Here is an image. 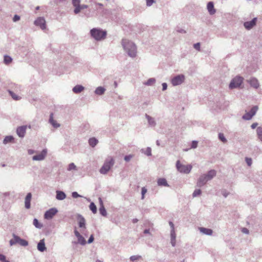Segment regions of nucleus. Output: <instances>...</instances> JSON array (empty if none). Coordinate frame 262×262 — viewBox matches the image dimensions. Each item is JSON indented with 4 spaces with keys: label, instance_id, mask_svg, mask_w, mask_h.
<instances>
[{
    "label": "nucleus",
    "instance_id": "obj_2",
    "mask_svg": "<svg viewBox=\"0 0 262 262\" xmlns=\"http://www.w3.org/2000/svg\"><path fill=\"white\" fill-rule=\"evenodd\" d=\"M91 36L97 40L104 39L106 32L99 29L94 28L91 30Z\"/></svg>",
    "mask_w": 262,
    "mask_h": 262
},
{
    "label": "nucleus",
    "instance_id": "obj_37",
    "mask_svg": "<svg viewBox=\"0 0 262 262\" xmlns=\"http://www.w3.org/2000/svg\"><path fill=\"white\" fill-rule=\"evenodd\" d=\"M257 110H258V107L257 106H255L251 109L249 113L253 116L255 114Z\"/></svg>",
    "mask_w": 262,
    "mask_h": 262
},
{
    "label": "nucleus",
    "instance_id": "obj_3",
    "mask_svg": "<svg viewBox=\"0 0 262 262\" xmlns=\"http://www.w3.org/2000/svg\"><path fill=\"white\" fill-rule=\"evenodd\" d=\"M114 160L113 158L109 157L105 161L103 165L100 169V172L102 174H106L113 166Z\"/></svg>",
    "mask_w": 262,
    "mask_h": 262
},
{
    "label": "nucleus",
    "instance_id": "obj_34",
    "mask_svg": "<svg viewBox=\"0 0 262 262\" xmlns=\"http://www.w3.org/2000/svg\"><path fill=\"white\" fill-rule=\"evenodd\" d=\"M253 116L249 113H246L243 116V118L245 120H250L252 118Z\"/></svg>",
    "mask_w": 262,
    "mask_h": 262
},
{
    "label": "nucleus",
    "instance_id": "obj_21",
    "mask_svg": "<svg viewBox=\"0 0 262 262\" xmlns=\"http://www.w3.org/2000/svg\"><path fill=\"white\" fill-rule=\"evenodd\" d=\"M84 90L83 86L80 85H77L73 89V91L75 93H79L81 92Z\"/></svg>",
    "mask_w": 262,
    "mask_h": 262
},
{
    "label": "nucleus",
    "instance_id": "obj_53",
    "mask_svg": "<svg viewBox=\"0 0 262 262\" xmlns=\"http://www.w3.org/2000/svg\"><path fill=\"white\" fill-rule=\"evenodd\" d=\"M72 196L74 198H77L79 196V195L76 192H74L72 193Z\"/></svg>",
    "mask_w": 262,
    "mask_h": 262
},
{
    "label": "nucleus",
    "instance_id": "obj_10",
    "mask_svg": "<svg viewBox=\"0 0 262 262\" xmlns=\"http://www.w3.org/2000/svg\"><path fill=\"white\" fill-rule=\"evenodd\" d=\"M36 26H39L42 30L46 29V21L43 17H38L35 21Z\"/></svg>",
    "mask_w": 262,
    "mask_h": 262
},
{
    "label": "nucleus",
    "instance_id": "obj_15",
    "mask_svg": "<svg viewBox=\"0 0 262 262\" xmlns=\"http://www.w3.org/2000/svg\"><path fill=\"white\" fill-rule=\"evenodd\" d=\"M207 10L209 13L210 14L213 15L214 14L216 10L214 8L213 3L212 2H210L207 4Z\"/></svg>",
    "mask_w": 262,
    "mask_h": 262
},
{
    "label": "nucleus",
    "instance_id": "obj_56",
    "mask_svg": "<svg viewBox=\"0 0 262 262\" xmlns=\"http://www.w3.org/2000/svg\"><path fill=\"white\" fill-rule=\"evenodd\" d=\"M74 233H75V236L78 238V237H79V236H80V234L79 233V232H78L77 230H75L74 231Z\"/></svg>",
    "mask_w": 262,
    "mask_h": 262
},
{
    "label": "nucleus",
    "instance_id": "obj_59",
    "mask_svg": "<svg viewBox=\"0 0 262 262\" xmlns=\"http://www.w3.org/2000/svg\"><path fill=\"white\" fill-rule=\"evenodd\" d=\"M163 90H165L167 89V84L166 83H163L162 84Z\"/></svg>",
    "mask_w": 262,
    "mask_h": 262
},
{
    "label": "nucleus",
    "instance_id": "obj_64",
    "mask_svg": "<svg viewBox=\"0 0 262 262\" xmlns=\"http://www.w3.org/2000/svg\"><path fill=\"white\" fill-rule=\"evenodd\" d=\"M29 154H31L32 153V151L29 150Z\"/></svg>",
    "mask_w": 262,
    "mask_h": 262
},
{
    "label": "nucleus",
    "instance_id": "obj_45",
    "mask_svg": "<svg viewBox=\"0 0 262 262\" xmlns=\"http://www.w3.org/2000/svg\"><path fill=\"white\" fill-rule=\"evenodd\" d=\"M171 239H173V240H176V233L174 230H171Z\"/></svg>",
    "mask_w": 262,
    "mask_h": 262
},
{
    "label": "nucleus",
    "instance_id": "obj_60",
    "mask_svg": "<svg viewBox=\"0 0 262 262\" xmlns=\"http://www.w3.org/2000/svg\"><path fill=\"white\" fill-rule=\"evenodd\" d=\"M171 244L173 246H175L176 240H173V239H171Z\"/></svg>",
    "mask_w": 262,
    "mask_h": 262
},
{
    "label": "nucleus",
    "instance_id": "obj_7",
    "mask_svg": "<svg viewBox=\"0 0 262 262\" xmlns=\"http://www.w3.org/2000/svg\"><path fill=\"white\" fill-rule=\"evenodd\" d=\"M80 0H72V4L75 7L74 13L75 14H78L80 11L84 9H86L88 6L85 5H80Z\"/></svg>",
    "mask_w": 262,
    "mask_h": 262
},
{
    "label": "nucleus",
    "instance_id": "obj_23",
    "mask_svg": "<svg viewBox=\"0 0 262 262\" xmlns=\"http://www.w3.org/2000/svg\"><path fill=\"white\" fill-rule=\"evenodd\" d=\"M50 122L55 127H58L59 126V124L56 122V121L53 119V114L52 113L50 116Z\"/></svg>",
    "mask_w": 262,
    "mask_h": 262
},
{
    "label": "nucleus",
    "instance_id": "obj_31",
    "mask_svg": "<svg viewBox=\"0 0 262 262\" xmlns=\"http://www.w3.org/2000/svg\"><path fill=\"white\" fill-rule=\"evenodd\" d=\"M14 140V138L12 136H7L5 137V138L4 139V141H3V143L4 144H7L9 142H12L13 140Z\"/></svg>",
    "mask_w": 262,
    "mask_h": 262
},
{
    "label": "nucleus",
    "instance_id": "obj_11",
    "mask_svg": "<svg viewBox=\"0 0 262 262\" xmlns=\"http://www.w3.org/2000/svg\"><path fill=\"white\" fill-rule=\"evenodd\" d=\"M27 128V126H21L18 127L16 129V133L19 137H24Z\"/></svg>",
    "mask_w": 262,
    "mask_h": 262
},
{
    "label": "nucleus",
    "instance_id": "obj_29",
    "mask_svg": "<svg viewBox=\"0 0 262 262\" xmlns=\"http://www.w3.org/2000/svg\"><path fill=\"white\" fill-rule=\"evenodd\" d=\"M105 89L102 87H98L95 90L96 94L98 95H102L104 93Z\"/></svg>",
    "mask_w": 262,
    "mask_h": 262
},
{
    "label": "nucleus",
    "instance_id": "obj_4",
    "mask_svg": "<svg viewBox=\"0 0 262 262\" xmlns=\"http://www.w3.org/2000/svg\"><path fill=\"white\" fill-rule=\"evenodd\" d=\"M176 167L179 172L184 173H189L192 169L191 165L182 164L180 161L177 162Z\"/></svg>",
    "mask_w": 262,
    "mask_h": 262
},
{
    "label": "nucleus",
    "instance_id": "obj_48",
    "mask_svg": "<svg viewBox=\"0 0 262 262\" xmlns=\"http://www.w3.org/2000/svg\"><path fill=\"white\" fill-rule=\"evenodd\" d=\"M154 2V0H146V4L148 6H150Z\"/></svg>",
    "mask_w": 262,
    "mask_h": 262
},
{
    "label": "nucleus",
    "instance_id": "obj_43",
    "mask_svg": "<svg viewBox=\"0 0 262 262\" xmlns=\"http://www.w3.org/2000/svg\"><path fill=\"white\" fill-rule=\"evenodd\" d=\"M147 192V189L145 187L142 188V199H144V195Z\"/></svg>",
    "mask_w": 262,
    "mask_h": 262
},
{
    "label": "nucleus",
    "instance_id": "obj_44",
    "mask_svg": "<svg viewBox=\"0 0 262 262\" xmlns=\"http://www.w3.org/2000/svg\"><path fill=\"white\" fill-rule=\"evenodd\" d=\"M246 161L249 166H250L252 164V159L249 158H246Z\"/></svg>",
    "mask_w": 262,
    "mask_h": 262
},
{
    "label": "nucleus",
    "instance_id": "obj_13",
    "mask_svg": "<svg viewBox=\"0 0 262 262\" xmlns=\"http://www.w3.org/2000/svg\"><path fill=\"white\" fill-rule=\"evenodd\" d=\"M47 152V150L43 149L40 154L33 156V159L34 160H42L46 157Z\"/></svg>",
    "mask_w": 262,
    "mask_h": 262
},
{
    "label": "nucleus",
    "instance_id": "obj_12",
    "mask_svg": "<svg viewBox=\"0 0 262 262\" xmlns=\"http://www.w3.org/2000/svg\"><path fill=\"white\" fill-rule=\"evenodd\" d=\"M257 21L256 18H254L251 21L245 22L244 24V27L247 29H250L256 25Z\"/></svg>",
    "mask_w": 262,
    "mask_h": 262
},
{
    "label": "nucleus",
    "instance_id": "obj_18",
    "mask_svg": "<svg viewBox=\"0 0 262 262\" xmlns=\"http://www.w3.org/2000/svg\"><path fill=\"white\" fill-rule=\"evenodd\" d=\"M37 249L39 251L41 252H43L46 250V248L45 247L44 239L40 240V242L38 243L37 245Z\"/></svg>",
    "mask_w": 262,
    "mask_h": 262
},
{
    "label": "nucleus",
    "instance_id": "obj_22",
    "mask_svg": "<svg viewBox=\"0 0 262 262\" xmlns=\"http://www.w3.org/2000/svg\"><path fill=\"white\" fill-rule=\"evenodd\" d=\"M200 230L201 232L207 235H211L212 233V230L210 229L201 227L200 228Z\"/></svg>",
    "mask_w": 262,
    "mask_h": 262
},
{
    "label": "nucleus",
    "instance_id": "obj_20",
    "mask_svg": "<svg viewBox=\"0 0 262 262\" xmlns=\"http://www.w3.org/2000/svg\"><path fill=\"white\" fill-rule=\"evenodd\" d=\"M56 193V199L57 200H62L66 197V194L62 191H57Z\"/></svg>",
    "mask_w": 262,
    "mask_h": 262
},
{
    "label": "nucleus",
    "instance_id": "obj_50",
    "mask_svg": "<svg viewBox=\"0 0 262 262\" xmlns=\"http://www.w3.org/2000/svg\"><path fill=\"white\" fill-rule=\"evenodd\" d=\"M132 158V155H128V156H126L125 157H124V160L126 161H129L130 159Z\"/></svg>",
    "mask_w": 262,
    "mask_h": 262
},
{
    "label": "nucleus",
    "instance_id": "obj_1",
    "mask_svg": "<svg viewBox=\"0 0 262 262\" xmlns=\"http://www.w3.org/2000/svg\"><path fill=\"white\" fill-rule=\"evenodd\" d=\"M122 45L129 56L132 57L136 56V47L134 43L126 39H123L122 41Z\"/></svg>",
    "mask_w": 262,
    "mask_h": 262
},
{
    "label": "nucleus",
    "instance_id": "obj_42",
    "mask_svg": "<svg viewBox=\"0 0 262 262\" xmlns=\"http://www.w3.org/2000/svg\"><path fill=\"white\" fill-rule=\"evenodd\" d=\"M76 166L75 165L74 163H71L69 165L68 170H71L73 169H76Z\"/></svg>",
    "mask_w": 262,
    "mask_h": 262
},
{
    "label": "nucleus",
    "instance_id": "obj_46",
    "mask_svg": "<svg viewBox=\"0 0 262 262\" xmlns=\"http://www.w3.org/2000/svg\"><path fill=\"white\" fill-rule=\"evenodd\" d=\"M147 118H148V122H149V124L152 125H154L155 124V123L154 121L152 120V119L149 116H148Z\"/></svg>",
    "mask_w": 262,
    "mask_h": 262
},
{
    "label": "nucleus",
    "instance_id": "obj_8",
    "mask_svg": "<svg viewBox=\"0 0 262 262\" xmlns=\"http://www.w3.org/2000/svg\"><path fill=\"white\" fill-rule=\"evenodd\" d=\"M184 80V76L181 74L173 78L171 80V82L173 85L176 86L181 84Z\"/></svg>",
    "mask_w": 262,
    "mask_h": 262
},
{
    "label": "nucleus",
    "instance_id": "obj_49",
    "mask_svg": "<svg viewBox=\"0 0 262 262\" xmlns=\"http://www.w3.org/2000/svg\"><path fill=\"white\" fill-rule=\"evenodd\" d=\"M20 19V17L17 15H15L13 18V20L14 21H18Z\"/></svg>",
    "mask_w": 262,
    "mask_h": 262
},
{
    "label": "nucleus",
    "instance_id": "obj_25",
    "mask_svg": "<svg viewBox=\"0 0 262 262\" xmlns=\"http://www.w3.org/2000/svg\"><path fill=\"white\" fill-rule=\"evenodd\" d=\"M158 184L159 186H168V185L165 179L160 178L158 180Z\"/></svg>",
    "mask_w": 262,
    "mask_h": 262
},
{
    "label": "nucleus",
    "instance_id": "obj_26",
    "mask_svg": "<svg viewBox=\"0 0 262 262\" xmlns=\"http://www.w3.org/2000/svg\"><path fill=\"white\" fill-rule=\"evenodd\" d=\"M216 174V171L214 170H210L208 174L206 175L207 178V180L211 179L213 177H214Z\"/></svg>",
    "mask_w": 262,
    "mask_h": 262
},
{
    "label": "nucleus",
    "instance_id": "obj_5",
    "mask_svg": "<svg viewBox=\"0 0 262 262\" xmlns=\"http://www.w3.org/2000/svg\"><path fill=\"white\" fill-rule=\"evenodd\" d=\"M13 238L10 241V245L12 246L17 243L19 244L22 246H27L28 245V242L25 239L20 238L19 236L13 234Z\"/></svg>",
    "mask_w": 262,
    "mask_h": 262
},
{
    "label": "nucleus",
    "instance_id": "obj_30",
    "mask_svg": "<svg viewBox=\"0 0 262 262\" xmlns=\"http://www.w3.org/2000/svg\"><path fill=\"white\" fill-rule=\"evenodd\" d=\"M90 209L92 211V212L94 214L97 212V207L95 204L92 202L90 205Z\"/></svg>",
    "mask_w": 262,
    "mask_h": 262
},
{
    "label": "nucleus",
    "instance_id": "obj_38",
    "mask_svg": "<svg viewBox=\"0 0 262 262\" xmlns=\"http://www.w3.org/2000/svg\"><path fill=\"white\" fill-rule=\"evenodd\" d=\"M219 139L224 143H225L227 142V140L224 137V135L222 133H220L219 135Z\"/></svg>",
    "mask_w": 262,
    "mask_h": 262
},
{
    "label": "nucleus",
    "instance_id": "obj_54",
    "mask_svg": "<svg viewBox=\"0 0 262 262\" xmlns=\"http://www.w3.org/2000/svg\"><path fill=\"white\" fill-rule=\"evenodd\" d=\"M94 241V237H93V235H91V236L90 237L89 240H88V243H91L93 242Z\"/></svg>",
    "mask_w": 262,
    "mask_h": 262
},
{
    "label": "nucleus",
    "instance_id": "obj_41",
    "mask_svg": "<svg viewBox=\"0 0 262 262\" xmlns=\"http://www.w3.org/2000/svg\"><path fill=\"white\" fill-rule=\"evenodd\" d=\"M201 193V191L200 189H196L195 190L193 193V196H196L198 195H200Z\"/></svg>",
    "mask_w": 262,
    "mask_h": 262
},
{
    "label": "nucleus",
    "instance_id": "obj_6",
    "mask_svg": "<svg viewBox=\"0 0 262 262\" xmlns=\"http://www.w3.org/2000/svg\"><path fill=\"white\" fill-rule=\"evenodd\" d=\"M244 78L240 76H236L233 78L229 84L231 89L239 88L243 82Z\"/></svg>",
    "mask_w": 262,
    "mask_h": 262
},
{
    "label": "nucleus",
    "instance_id": "obj_33",
    "mask_svg": "<svg viewBox=\"0 0 262 262\" xmlns=\"http://www.w3.org/2000/svg\"><path fill=\"white\" fill-rule=\"evenodd\" d=\"M12 58L11 57L9 56H5L4 57V62L6 63V64H9L10 63H11L12 62Z\"/></svg>",
    "mask_w": 262,
    "mask_h": 262
},
{
    "label": "nucleus",
    "instance_id": "obj_39",
    "mask_svg": "<svg viewBox=\"0 0 262 262\" xmlns=\"http://www.w3.org/2000/svg\"><path fill=\"white\" fill-rule=\"evenodd\" d=\"M0 260L2 262H10L9 260L6 259V256L0 253Z\"/></svg>",
    "mask_w": 262,
    "mask_h": 262
},
{
    "label": "nucleus",
    "instance_id": "obj_35",
    "mask_svg": "<svg viewBox=\"0 0 262 262\" xmlns=\"http://www.w3.org/2000/svg\"><path fill=\"white\" fill-rule=\"evenodd\" d=\"M33 225L37 228H40L42 227V225L40 224L38 220L36 219H35L34 220H33Z\"/></svg>",
    "mask_w": 262,
    "mask_h": 262
},
{
    "label": "nucleus",
    "instance_id": "obj_47",
    "mask_svg": "<svg viewBox=\"0 0 262 262\" xmlns=\"http://www.w3.org/2000/svg\"><path fill=\"white\" fill-rule=\"evenodd\" d=\"M197 146H198V142L195 141H193L192 142L191 147L193 148H196L197 147Z\"/></svg>",
    "mask_w": 262,
    "mask_h": 262
},
{
    "label": "nucleus",
    "instance_id": "obj_17",
    "mask_svg": "<svg viewBox=\"0 0 262 262\" xmlns=\"http://www.w3.org/2000/svg\"><path fill=\"white\" fill-rule=\"evenodd\" d=\"M32 198V194L31 193H28L25 198V207L27 209L30 208V202Z\"/></svg>",
    "mask_w": 262,
    "mask_h": 262
},
{
    "label": "nucleus",
    "instance_id": "obj_63",
    "mask_svg": "<svg viewBox=\"0 0 262 262\" xmlns=\"http://www.w3.org/2000/svg\"><path fill=\"white\" fill-rule=\"evenodd\" d=\"M96 262H102V261H100V260H97V261H96Z\"/></svg>",
    "mask_w": 262,
    "mask_h": 262
},
{
    "label": "nucleus",
    "instance_id": "obj_58",
    "mask_svg": "<svg viewBox=\"0 0 262 262\" xmlns=\"http://www.w3.org/2000/svg\"><path fill=\"white\" fill-rule=\"evenodd\" d=\"M257 123H253L252 125H251V128H253V129H254L256 128V127L257 126Z\"/></svg>",
    "mask_w": 262,
    "mask_h": 262
},
{
    "label": "nucleus",
    "instance_id": "obj_27",
    "mask_svg": "<svg viewBox=\"0 0 262 262\" xmlns=\"http://www.w3.org/2000/svg\"><path fill=\"white\" fill-rule=\"evenodd\" d=\"M98 140L95 138H92L89 139V143L92 147H94L97 143Z\"/></svg>",
    "mask_w": 262,
    "mask_h": 262
},
{
    "label": "nucleus",
    "instance_id": "obj_55",
    "mask_svg": "<svg viewBox=\"0 0 262 262\" xmlns=\"http://www.w3.org/2000/svg\"><path fill=\"white\" fill-rule=\"evenodd\" d=\"M242 232L244 233H246V234H248L249 233V230L248 229L246 228H243L242 230Z\"/></svg>",
    "mask_w": 262,
    "mask_h": 262
},
{
    "label": "nucleus",
    "instance_id": "obj_52",
    "mask_svg": "<svg viewBox=\"0 0 262 262\" xmlns=\"http://www.w3.org/2000/svg\"><path fill=\"white\" fill-rule=\"evenodd\" d=\"M141 257L140 256H132L130 257V259L131 260L134 261L138 259V258Z\"/></svg>",
    "mask_w": 262,
    "mask_h": 262
},
{
    "label": "nucleus",
    "instance_id": "obj_62",
    "mask_svg": "<svg viewBox=\"0 0 262 262\" xmlns=\"http://www.w3.org/2000/svg\"><path fill=\"white\" fill-rule=\"evenodd\" d=\"M147 155H149V156L151 155V151H150V150L149 151H147Z\"/></svg>",
    "mask_w": 262,
    "mask_h": 262
},
{
    "label": "nucleus",
    "instance_id": "obj_51",
    "mask_svg": "<svg viewBox=\"0 0 262 262\" xmlns=\"http://www.w3.org/2000/svg\"><path fill=\"white\" fill-rule=\"evenodd\" d=\"M194 48L198 50H200V43H196L194 44Z\"/></svg>",
    "mask_w": 262,
    "mask_h": 262
},
{
    "label": "nucleus",
    "instance_id": "obj_19",
    "mask_svg": "<svg viewBox=\"0 0 262 262\" xmlns=\"http://www.w3.org/2000/svg\"><path fill=\"white\" fill-rule=\"evenodd\" d=\"M78 223H79V227L85 228V219L81 215H78Z\"/></svg>",
    "mask_w": 262,
    "mask_h": 262
},
{
    "label": "nucleus",
    "instance_id": "obj_57",
    "mask_svg": "<svg viewBox=\"0 0 262 262\" xmlns=\"http://www.w3.org/2000/svg\"><path fill=\"white\" fill-rule=\"evenodd\" d=\"M169 225L170 226V227L171 228V230H174V225L172 222H169Z\"/></svg>",
    "mask_w": 262,
    "mask_h": 262
},
{
    "label": "nucleus",
    "instance_id": "obj_40",
    "mask_svg": "<svg viewBox=\"0 0 262 262\" xmlns=\"http://www.w3.org/2000/svg\"><path fill=\"white\" fill-rule=\"evenodd\" d=\"M155 82V79L154 78H150L146 82V84L147 85H152Z\"/></svg>",
    "mask_w": 262,
    "mask_h": 262
},
{
    "label": "nucleus",
    "instance_id": "obj_32",
    "mask_svg": "<svg viewBox=\"0 0 262 262\" xmlns=\"http://www.w3.org/2000/svg\"><path fill=\"white\" fill-rule=\"evenodd\" d=\"M9 93L10 95L11 96V97H12V98L15 100H19L21 98L20 97L17 96V95H16L15 93H14L13 92H12L11 91H9Z\"/></svg>",
    "mask_w": 262,
    "mask_h": 262
},
{
    "label": "nucleus",
    "instance_id": "obj_36",
    "mask_svg": "<svg viewBox=\"0 0 262 262\" xmlns=\"http://www.w3.org/2000/svg\"><path fill=\"white\" fill-rule=\"evenodd\" d=\"M78 242L79 243H80L82 245H84L86 243L84 237L82 236V235H80L79 236V237H78Z\"/></svg>",
    "mask_w": 262,
    "mask_h": 262
},
{
    "label": "nucleus",
    "instance_id": "obj_16",
    "mask_svg": "<svg viewBox=\"0 0 262 262\" xmlns=\"http://www.w3.org/2000/svg\"><path fill=\"white\" fill-rule=\"evenodd\" d=\"M209 180H207V178L206 175L202 176L198 180V185L199 186H202L204 185Z\"/></svg>",
    "mask_w": 262,
    "mask_h": 262
},
{
    "label": "nucleus",
    "instance_id": "obj_14",
    "mask_svg": "<svg viewBox=\"0 0 262 262\" xmlns=\"http://www.w3.org/2000/svg\"><path fill=\"white\" fill-rule=\"evenodd\" d=\"M248 82L250 83V85L254 89H257L259 87L258 81L256 78H252L249 80H248Z\"/></svg>",
    "mask_w": 262,
    "mask_h": 262
},
{
    "label": "nucleus",
    "instance_id": "obj_24",
    "mask_svg": "<svg viewBox=\"0 0 262 262\" xmlns=\"http://www.w3.org/2000/svg\"><path fill=\"white\" fill-rule=\"evenodd\" d=\"M100 202H101V206L99 208V212H100V213L102 215L105 216L106 215L107 212H106V211L104 206L103 205L102 201L101 200H100Z\"/></svg>",
    "mask_w": 262,
    "mask_h": 262
},
{
    "label": "nucleus",
    "instance_id": "obj_61",
    "mask_svg": "<svg viewBox=\"0 0 262 262\" xmlns=\"http://www.w3.org/2000/svg\"><path fill=\"white\" fill-rule=\"evenodd\" d=\"M138 222V220L137 219H134L133 221V222L134 223H136Z\"/></svg>",
    "mask_w": 262,
    "mask_h": 262
},
{
    "label": "nucleus",
    "instance_id": "obj_9",
    "mask_svg": "<svg viewBox=\"0 0 262 262\" xmlns=\"http://www.w3.org/2000/svg\"><path fill=\"white\" fill-rule=\"evenodd\" d=\"M57 210L55 208H51L45 212L44 217L47 220L51 219L57 213Z\"/></svg>",
    "mask_w": 262,
    "mask_h": 262
},
{
    "label": "nucleus",
    "instance_id": "obj_28",
    "mask_svg": "<svg viewBox=\"0 0 262 262\" xmlns=\"http://www.w3.org/2000/svg\"><path fill=\"white\" fill-rule=\"evenodd\" d=\"M258 139L262 141V127H258L256 129Z\"/></svg>",
    "mask_w": 262,
    "mask_h": 262
}]
</instances>
